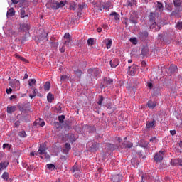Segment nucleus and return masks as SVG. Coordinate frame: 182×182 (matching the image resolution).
Listing matches in <instances>:
<instances>
[{"instance_id":"obj_54","label":"nucleus","mask_w":182,"mask_h":182,"mask_svg":"<svg viewBox=\"0 0 182 182\" xmlns=\"http://www.w3.org/2000/svg\"><path fill=\"white\" fill-rule=\"evenodd\" d=\"M11 83H13L14 85H16L17 86H19V85H21V82H19V80L16 79L12 80Z\"/></svg>"},{"instance_id":"obj_50","label":"nucleus","mask_w":182,"mask_h":182,"mask_svg":"<svg viewBox=\"0 0 182 182\" xmlns=\"http://www.w3.org/2000/svg\"><path fill=\"white\" fill-rule=\"evenodd\" d=\"M87 131L89 133H95V132H96V128L95 127H89Z\"/></svg>"},{"instance_id":"obj_12","label":"nucleus","mask_w":182,"mask_h":182,"mask_svg":"<svg viewBox=\"0 0 182 182\" xmlns=\"http://www.w3.org/2000/svg\"><path fill=\"white\" fill-rule=\"evenodd\" d=\"M120 147V145L119 144H110L107 143V148L108 150H110L112 151H114V150H117Z\"/></svg>"},{"instance_id":"obj_63","label":"nucleus","mask_w":182,"mask_h":182,"mask_svg":"<svg viewBox=\"0 0 182 182\" xmlns=\"http://www.w3.org/2000/svg\"><path fill=\"white\" fill-rule=\"evenodd\" d=\"M176 28L177 29H179V30L182 29V21L181 22L178 21L177 23Z\"/></svg>"},{"instance_id":"obj_21","label":"nucleus","mask_w":182,"mask_h":182,"mask_svg":"<svg viewBox=\"0 0 182 182\" xmlns=\"http://www.w3.org/2000/svg\"><path fill=\"white\" fill-rule=\"evenodd\" d=\"M139 147H144V149H147V147H149V141L144 139H141L139 141Z\"/></svg>"},{"instance_id":"obj_33","label":"nucleus","mask_w":182,"mask_h":182,"mask_svg":"<svg viewBox=\"0 0 182 182\" xmlns=\"http://www.w3.org/2000/svg\"><path fill=\"white\" fill-rule=\"evenodd\" d=\"M9 164V162H6V161L0 163V169L5 170V168L8 167Z\"/></svg>"},{"instance_id":"obj_19","label":"nucleus","mask_w":182,"mask_h":182,"mask_svg":"<svg viewBox=\"0 0 182 182\" xmlns=\"http://www.w3.org/2000/svg\"><path fill=\"white\" fill-rule=\"evenodd\" d=\"M119 61L118 58H114L109 61L111 68H117V66H119Z\"/></svg>"},{"instance_id":"obj_55","label":"nucleus","mask_w":182,"mask_h":182,"mask_svg":"<svg viewBox=\"0 0 182 182\" xmlns=\"http://www.w3.org/2000/svg\"><path fill=\"white\" fill-rule=\"evenodd\" d=\"M149 141L150 143H156V141H159V140L157 139V137L153 136L150 138Z\"/></svg>"},{"instance_id":"obj_44","label":"nucleus","mask_w":182,"mask_h":182,"mask_svg":"<svg viewBox=\"0 0 182 182\" xmlns=\"http://www.w3.org/2000/svg\"><path fill=\"white\" fill-rule=\"evenodd\" d=\"M127 90L132 92V90H134V86H133L132 85V83H129L127 85Z\"/></svg>"},{"instance_id":"obj_58","label":"nucleus","mask_w":182,"mask_h":182,"mask_svg":"<svg viewBox=\"0 0 182 182\" xmlns=\"http://www.w3.org/2000/svg\"><path fill=\"white\" fill-rule=\"evenodd\" d=\"M59 123H63L65 120V115L58 116Z\"/></svg>"},{"instance_id":"obj_34","label":"nucleus","mask_w":182,"mask_h":182,"mask_svg":"<svg viewBox=\"0 0 182 182\" xmlns=\"http://www.w3.org/2000/svg\"><path fill=\"white\" fill-rule=\"evenodd\" d=\"M163 8H164L163 4H161V2L160 1H158L156 6V9H159V12H162Z\"/></svg>"},{"instance_id":"obj_28","label":"nucleus","mask_w":182,"mask_h":182,"mask_svg":"<svg viewBox=\"0 0 182 182\" xmlns=\"http://www.w3.org/2000/svg\"><path fill=\"white\" fill-rule=\"evenodd\" d=\"M154 159L155 161H157V162L161 161V160H163V155H161L160 154H156L154 156Z\"/></svg>"},{"instance_id":"obj_57","label":"nucleus","mask_w":182,"mask_h":182,"mask_svg":"<svg viewBox=\"0 0 182 182\" xmlns=\"http://www.w3.org/2000/svg\"><path fill=\"white\" fill-rule=\"evenodd\" d=\"M107 49H110L112 48V39H108V42L106 44Z\"/></svg>"},{"instance_id":"obj_22","label":"nucleus","mask_w":182,"mask_h":182,"mask_svg":"<svg viewBox=\"0 0 182 182\" xmlns=\"http://www.w3.org/2000/svg\"><path fill=\"white\" fill-rule=\"evenodd\" d=\"M135 152L136 153V154H138L139 157H142V159H146V155L143 156V154H141V150H140V147L139 146H136L135 148Z\"/></svg>"},{"instance_id":"obj_64","label":"nucleus","mask_w":182,"mask_h":182,"mask_svg":"<svg viewBox=\"0 0 182 182\" xmlns=\"http://www.w3.org/2000/svg\"><path fill=\"white\" fill-rule=\"evenodd\" d=\"M38 150H46V144H41Z\"/></svg>"},{"instance_id":"obj_45","label":"nucleus","mask_w":182,"mask_h":182,"mask_svg":"<svg viewBox=\"0 0 182 182\" xmlns=\"http://www.w3.org/2000/svg\"><path fill=\"white\" fill-rule=\"evenodd\" d=\"M20 14L21 18H25L28 16V15H25V7H23L20 10Z\"/></svg>"},{"instance_id":"obj_53","label":"nucleus","mask_w":182,"mask_h":182,"mask_svg":"<svg viewBox=\"0 0 182 182\" xmlns=\"http://www.w3.org/2000/svg\"><path fill=\"white\" fill-rule=\"evenodd\" d=\"M66 79H70V77H69L68 75H61L60 77L61 82H65Z\"/></svg>"},{"instance_id":"obj_42","label":"nucleus","mask_w":182,"mask_h":182,"mask_svg":"<svg viewBox=\"0 0 182 182\" xmlns=\"http://www.w3.org/2000/svg\"><path fill=\"white\" fill-rule=\"evenodd\" d=\"M50 89V82L47 81L44 85V90L49 91Z\"/></svg>"},{"instance_id":"obj_31","label":"nucleus","mask_w":182,"mask_h":182,"mask_svg":"<svg viewBox=\"0 0 182 182\" xmlns=\"http://www.w3.org/2000/svg\"><path fill=\"white\" fill-rule=\"evenodd\" d=\"M147 107L149 109H154V107H156V104L154 102H153V101H151V100H150L147 102Z\"/></svg>"},{"instance_id":"obj_17","label":"nucleus","mask_w":182,"mask_h":182,"mask_svg":"<svg viewBox=\"0 0 182 182\" xmlns=\"http://www.w3.org/2000/svg\"><path fill=\"white\" fill-rule=\"evenodd\" d=\"M20 28L21 29V31L26 32L31 29V25L29 23H23L20 25Z\"/></svg>"},{"instance_id":"obj_36","label":"nucleus","mask_w":182,"mask_h":182,"mask_svg":"<svg viewBox=\"0 0 182 182\" xmlns=\"http://www.w3.org/2000/svg\"><path fill=\"white\" fill-rule=\"evenodd\" d=\"M52 9H59V1H53L51 4Z\"/></svg>"},{"instance_id":"obj_7","label":"nucleus","mask_w":182,"mask_h":182,"mask_svg":"<svg viewBox=\"0 0 182 182\" xmlns=\"http://www.w3.org/2000/svg\"><path fill=\"white\" fill-rule=\"evenodd\" d=\"M65 137H67L70 141V143H71V144H73L75 143V141H76L78 139V136H77L75 134H72V133H68L65 135Z\"/></svg>"},{"instance_id":"obj_38","label":"nucleus","mask_w":182,"mask_h":182,"mask_svg":"<svg viewBox=\"0 0 182 182\" xmlns=\"http://www.w3.org/2000/svg\"><path fill=\"white\" fill-rule=\"evenodd\" d=\"M1 178H3V180H6V181H8V179L9 178V173L8 172H4L1 176Z\"/></svg>"},{"instance_id":"obj_60","label":"nucleus","mask_w":182,"mask_h":182,"mask_svg":"<svg viewBox=\"0 0 182 182\" xmlns=\"http://www.w3.org/2000/svg\"><path fill=\"white\" fill-rule=\"evenodd\" d=\"M46 167L48 170H52V168H55V165L53 164H48Z\"/></svg>"},{"instance_id":"obj_29","label":"nucleus","mask_w":182,"mask_h":182,"mask_svg":"<svg viewBox=\"0 0 182 182\" xmlns=\"http://www.w3.org/2000/svg\"><path fill=\"white\" fill-rule=\"evenodd\" d=\"M72 149V146H70V144L65 143V149L63 150V153H69V150Z\"/></svg>"},{"instance_id":"obj_20","label":"nucleus","mask_w":182,"mask_h":182,"mask_svg":"<svg viewBox=\"0 0 182 182\" xmlns=\"http://www.w3.org/2000/svg\"><path fill=\"white\" fill-rule=\"evenodd\" d=\"M149 46H144L141 50V55H142L143 58L145 56H147L149 55Z\"/></svg>"},{"instance_id":"obj_27","label":"nucleus","mask_w":182,"mask_h":182,"mask_svg":"<svg viewBox=\"0 0 182 182\" xmlns=\"http://www.w3.org/2000/svg\"><path fill=\"white\" fill-rule=\"evenodd\" d=\"M11 1L14 5H16V4H18L19 2V6H23V4H25V2H26V0H21L20 1H19V0H11Z\"/></svg>"},{"instance_id":"obj_1","label":"nucleus","mask_w":182,"mask_h":182,"mask_svg":"<svg viewBox=\"0 0 182 182\" xmlns=\"http://www.w3.org/2000/svg\"><path fill=\"white\" fill-rule=\"evenodd\" d=\"M148 18H149V22L151 24V28H152V29L155 28L156 31H160L161 27L159 25H157V19L159 18V14H156V12H150Z\"/></svg>"},{"instance_id":"obj_14","label":"nucleus","mask_w":182,"mask_h":182,"mask_svg":"<svg viewBox=\"0 0 182 182\" xmlns=\"http://www.w3.org/2000/svg\"><path fill=\"white\" fill-rule=\"evenodd\" d=\"M139 36L141 41H145L146 38H149V32L147 31H140Z\"/></svg>"},{"instance_id":"obj_5","label":"nucleus","mask_w":182,"mask_h":182,"mask_svg":"<svg viewBox=\"0 0 182 182\" xmlns=\"http://www.w3.org/2000/svg\"><path fill=\"white\" fill-rule=\"evenodd\" d=\"M129 21L134 25H137V23H139V14H137L136 11H131Z\"/></svg>"},{"instance_id":"obj_48","label":"nucleus","mask_w":182,"mask_h":182,"mask_svg":"<svg viewBox=\"0 0 182 182\" xmlns=\"http://www.w3.org/2000/svg\"><path fill=\"white\" fill-rule=\"evenodd\" d=\"M124 147L125 149H132L133 147V143L132 142H128L127 144H124Z\"/></svg>"},{"instance_id":"obj_18","label":"nucleus","mask_w":182,"mask_h":182,"mask_svg":"<svg viewBox=\"0 0 182 182\" xmlns=\"http://www.w3.org/2000/svg\"><path fill=\"white\" fill-rule=\"evenodd\" d=\"M18 107L20 112H26V110H28V104L26 103L18 104Z\"/></svg>"},{"instance_id":"obj_35","label":"nucleus","mask_w":182,"mask_h":182,"mask_svg":"<svg viewBox=\"0 0 182 182\" xmlns=\"http://www.w3.org/2000/svg\"><path fill=\"white\" fill-rule=\"evenodd\" d=\"M137 1L136 0H127V6H133V5H136Z\"/></svg>"},{"instance_id":"obj_61","label":"nucleus","mask_w":182,"mask_h":182,"mask_svg":"<svg viewBox=\"0 0 182 182\" xmlns=\"http://www.w3.org/2000/svg\"><path fill=\"white\" fill-rule=\"evenodd\" d=\"M86 6V4L85 3H82L81 4H78V9L79 11H82V9H84V8Z\"/></svg>"},{"instance_id":"obj_30","label":"nucleus","mask_w":182,"mask_h":182,"mask_svg":"<svg viewBox=\"0 0 182 182\" xmlns=\"http://www.w3.org/2000/svg\"><path fill=\"white\" fill-rule=\"evenodd\" d=\"M169 72L171 73H176L177 72V65L171 64L169 67Z\"/></svg>"},{"instance_id":"obj_56","label":"nucleus","mask_w":182,"mask_h":182,"mask_svg":"<svg viewBox=\"0 0 182 182\" xmlns=\"http://www.w3.org/2000/svg\"><path fill=\"white\" fill-rule=\"evenodd\" d=\"M18 136H20V137H26V132L23 130L21 132H19Z\"/></svg>"},{"instance_id":"obj_13","label":"nucleus","mask_w":182,"mask_h":182,"mask_svg":"<svg viewBox=\"0 0 182 182\" xmlns=\"http://www.w3.org/2000/svg\"><path fill=\"white\" fill-rule=\"evenodd\" d=\"M171 166H181L182 167V159L180 158L171 159Z\"/></svg>"},{"instance_id":"obj_3","label":"nucleus","mask_w":182,"mask_h":182,"mask_svg":"<svg viewBox=\"0 0 182 182\" xmlns=\"http://www.w3.org/2000/svg\"><path fill=\"white\" fill-rule=\"evenodd\" d=\"M109 85H113V79L107 77H104L102 80H101L100 87V89H106V87H107Z\"/></svg>"},{"instance_id":"obj_43","label":"nucleus","mask_w":182,"mask_h":182,"mask_svg":"<svg viewBox=\"0 0 182 182\" xmlns=\"http://www.w3.org/2000/svg\"><path fill=\"white\" fill-rule=\"evenodd\" d=\"M72 169H73V173H76V171H79L80 170V168H79V166H77V164H75Z\"/></svg>"},{"instance_id":"obj_62","label":"nucleus","mask_w":182,"mask_h":182,"mask_svg":"<svg viewBox=\"0 0 182 182\" xmlns=\"http://www.w3.org/2000/svg\"><path fill=\"white\" fill-rule=\"evenodd\" d=\"M21 126V120L18 119L15 123H14V127H19Z\"/></svg>"},{"instance_id":"obj_41","label":"nucleus","mask_w":182,"mask_h":182,"mask_svg":"<svg viewBox=\"0 0 182 182\" xmlns=\"http://www.w3.org/2000/svg\"><path fill=\"white\" fill-rule=\"evenodd\" d=\"M74 73L77 77H79V79L82 77V70L77 69V70L74 71Z\"/></svg>"},{"instance_id":"obj_15","label":"nucleus","mask_w":182,"mask_h":182,"mask_svg":"<svg viewBox=\"0 0 182 182\" xmlns=\"http://www.w3.org/2000/svg\"><path fill=\"white\" fill-rule=\"evenodd\" d=\"M123 176L122 174H115L112 176V181L113 182H119L122 181Z\"/></svg>"},{"instance_id":"obj_4","label":"nucleus","mask_w":182,"mask_h":182,"mask_svg":"<svg viewBox=\"0 0 182 182\" xmlns=\"http://www.w3.org/2000/svg\"><path fill=\"white\" fill-rule=\"evenodd\" d=\"M158 39H159L160 42L162 43H170V41H171V35L168 33H166L164 34H159Z\"/></svg>"},{"instance_id":"obj_6","label":"nucleus","mask_w":182,"mask_h":182,"mask_svg":"<svg viewBox=\"0 0 182 182\" xmlns=\"http://www.w3.org/2000/svg\"><path fill=\"white\" fill-rule=\"evenodd\" d=\"M102 147V144L97 142H93L91 146L89 147L88 151L91 153H96Z\"/></svg>"},{"instance_id":"obj_2","label":"nucleus","mask_w":182,"mask_h":182,"mask_svg":"<svg viewBox=\"0 0 182 182\" xmlns=\"http://www.w3.org/2000/svg\"><path fill=\"white\" fill-rule=\"evenodd\" d=\"M181 0H173V5L175 6V10L173 11L171 14V16H177L180 11H181Z\"/></svg>"},{"instance_id":"obj_40","label":"nucleus","mask_w":182,"mask_h":182,"mask_svg":"<svg viewBox=\"0 0 182 182\" xmlns=\"http://www.w3.org/2000/svg\"><path fill=\"white\" fill-rule=\"evenodd\" d=\"M103 100H105V97H103V95H99L97 105H99V106H102V103H103Z\"/></svg>"},{"instance_id":"obj_59","label":"nucleus","mask_w":182,"mask_h":182,"mask_svg":"<svg viewBox=\"0 0 182 182\" xmlns=\"http://www.w3.org/2000/svg\"><path fill=\"white\" fill-rule=\"evenodd\" d=\"M129 41L132 42L133 45H137V38H130Z\"/></svg>"},{"instance_id":"obj_52","label":"nucleus","mask_w":182,"mask_h":182,"mask_svg":"<svg viewBox=\"0 0 182 182\" xmlns=\"http://www.w3.org/2000/svg\"><path fill=\"white\" fill-rule=\"evenodd\" d=\"M154 93L155 96H159V95H160V88L159 87L154 88Z\"/></svg>"},{"instance_id":"obj_11","label":"nucleus","mask_w":182,"mask_h":182,"mask_svg":"<svg viewBox=\"0 0 182 182\" xmlns=\"http://www.w3.org/2000/svg\"><path fill=\"white\" fill-rule=\"evenodd\" d=\"M156 127V119H153L152 121H146V129L149 130V129H154Z\"/></svg>"},{"instance_id":"obj_32","label":"nucleus","mask_w":182,"mask_h":182,"mask_svg":"<svg viewBox=\"0 0 182 182\" xmlns=\"http://www.w3.org/2000/svg\"><path fill=\"white\" fill-rule=\"evenodd\" d=\"M16 107L15 106H10L7 107V113L11 114L14 113V112H16Z\"/></svg>"},{"instance_id":"obj_47","label":"nucleus","mask_w":182,"mask_h":182,"mask_svg":"<svg viewBox=\"0 0 182 182\" xmlns=\"http://www.w3.org/2000/svg\"><path fill=\"white\" fill-rule=\"evenodd\" d=\"M45 39L48 41V33L46 34V36L41 35L38 37V41H45Z\"/></svg>"},{"instance_id":"obj_26","label":"nucleus","mask_w":182,"mask_h":182,"mask_svg":"<svg viewBox=\"0 0 182 182\" xmlns=\"http://www.w3.org/2000/svg\"><path fill=\"white\" fill-rule=\"evenodd\" d=\"M47 100L48 103H52L53 100H55V97L53 96V94L49 92L47 95Z\"/></svg>"},{"instance_id":"obj_24","label":"nucleus","mask_w":182,"mask_h":182,"mask_svg":"<svg viewBox=\"0 0 182 182\" xmlns=\"http://www.w3.org/2000/svg\"><path fill=\"white\" fill-rule=\"evenodd\" d=\"M14 16H15V9L11 7L7 11V16L11 18Z\"/></svg>"},{"instance_id":"obj_16","label":"nucleus","mask_w":182,"mask_h":182,"mask_svg":"<svg viewBox=\"0 0 182 182\" xmlns=\"http://www.w3.org/2000/svg\"><path fill=\"white\" fill-rule=\"evenodd\" d=\"M105 106L108 110H109L110 114H112V113H113L114 110H116V107H113V104H112L111 102L106 103Z\"/></svg>"},{"instance_id":"obj_39","label":"nucleus","mask_w":182,"mask_h":182,"mask_svg":"<svg viewBox=\"0 0 182 182\" xmlns=\"http://www.w3.org/2000/svg\"><path fill=\"white\" fill-rule=\"evenodd\" d=\"M131 163L134 165V167H136V166H139L140 164V161L139 160H136V158L132 159L131 160Z\"/></svg>"},{"instance_id":"obj_9","label":"nucleus","mask_w":182,"mask_h":182,"mask_svg":"<svg viewBox=\"0 0 182 182\" xmlns=\"http://www.w3.org/2000/svg\"><path fill=\"white\" fill-rule=\"evenodd\" d=\"M88 73L89 75H93L95 77H99V75H100V70H99V68L89 69Z\"/></svg>"},{"instance_id":"obj_25","label":"nucleus","mask_w":182,"mask_h":182,"mask_svg":"<svg viewBox=\"0 0 182 182\" xmlns=\"http://www.w3.org/2000/svg\"><path fill=\"white\" fill-rule=\"evenodd\" d=\"M110 16H114V19L115 21H120V14H119L117 12H114V11L112 12L110 14Z\"/></svg>"},{"instance_id":"obj_37","label":"nucleus","mask_w":182,"mask_h":182,"mask_svg":"<svg viewBox=\"0 0 182 182\" xmlns=\"http://www.w3.org/2000/svg\"><path fill=\"white\" fill-rule=\"evenodd\" d=\"M28 41V34H25L24 36H23L21 39H19V42H21L23 45L24 43V42H26Z\"/></svg>"},{"instance_id":"obj_46","label":"nucleus","mask_w":182,"mask_h":182,"mask_svg":"<svg viewBox=\"0 0 182 182\" xmlns=\"http://www.w3.org/2000/svg\"><path fill=\"white\" fill-rule=\"evenodd\" d=\"M87 45L89 46H93V45H95V39L94 38H89L87 40Z\"/></svg>"},{"instance_id":"obj_49","label":"nucleus","mask_w":182,"mask_h":182,"mask_svg":"<svg viewBox=\"0 0 182 182\" xmlns=\"http://www.w3.org/2000/svg\"><path fill=\"white\" fill-rule=\"evenodd\" d=\"M129 18L127 17H124L122 20V23H124L126 28L129 26Z\"/></svg>"},{"instance_id":"obj_8","label":"nucleus","mask_w":182,"mask_h":182,"mask_svg":"<svg viewBox=\"0 0 182 182\" xmlns=\"http://www.w3.org/2000/svg\"><path fill=\"white\" fill-rule=\"evenodd\" d=\"M31 90H33V93L29 94V97H31V99H33V97H36V95L38 96V97H43V95L42 94L38 92V89L33 87H31Z\"/></svg>"},{"instance_id":"obj_10","label":"nucleus","mask_w":182,"mask_h":182,"mask_svg":"<svg viewBox=\"0 0 182 182\" xmlns=\"http://www.w3.org/2000/svg\"><path fill=\"white\" fill-rule=\"evenodd\" d=\"M137 73V66L132 65L128 67V74L130 76H134V75H136Z\"/></svg>"},{"instance_id":"obj_23","label":"nucleus","mask_w":182,"mask_h":182,"mask_svg":"<svg viewBox=\"0 0 182 182\" xmlns=\"http://www.w3.org/2000/svg\"><path fill=\"white\" fill-rule=\"evenodd\" d=\"M6 34L7 35V36H15V35H16V33L12 30V28H9L6 31Z\"/></svg>"},{"instance_id":"obj_51","label":"nucleus","mask_w":182,"mask_h":182,"mask_svg":"<svg viewBox=\"0 0 182 182\" xmlns=\"http://www.w3.org/2000/svg\"><path fill=\"white\" fill-rule=\"evenodd\" d=\"M36 80L35 79H30L28 80V86H32V85H36Z\"/></svg>"}]
</instances>
